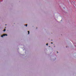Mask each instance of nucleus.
Here are the masks:
<instances>
[{
    "label": "nucleus",
    "mask_w": 76,
    "mask_h": 76,
    "mask_svg": "<svg viewBox=\"0 0 76 76\" xmlns=\"http://www.w3.org/2000/svg\"><path fill=\"white\" fill-rule=\"evenodd\" d=\"M27 24H26V26H27Z\"/></svg>",
    "instance_id": "39448f33"
},
{
    "label": "nucleus",
    "mask_w": 76,
    "mask_h": 76,
    "mask_svg": "<svg viewBox=\"0 0 76 76\" xmlns=\"http://www.w3.org/2000/svg\"><path fill=\"white\" fill-rule=\"evenodd\" d=\"M3 36H7V34H4L3 35L1 36V37H3Z\"/></svg>",
    "instance_id": "f257e3e1"
},
{
    "label": "nucleus",
    "mask_w": 76,
    "mask_h": 76,
    "mask_svg": "<svg viewBox=\"0 0 76 76\" xmlns=\"http://www.w3.org/2000/svg\"><path fill=\"white\" fill-rule=\"evenodd\" d=\"M46 45H48V43H47V44H46Z\"/></svg>",
    "instance_id": "20e7f679"
},
{
    "label": "nucleus",
    "mask_w": 76,
    "mask_h": 76,
    "mask_svg": "<svg viewBox=\"0 0 76 76\" xmlns=\"http://www.w3.org/2000/svg\"><path fill=\"white\" fill-rule=\"evenodd\" d=\"M5 28H6V27H5Z\"/></svg>",
    "instance_id": "6e6552de"
},
{
    "label": "nucleus",
    "mask_w": 76,
    "mask_h": 76,
    "mask_svg": "<svg viewBox=\"0 0 76 76\" xmlns=\"http://www.w3.org/2000/svg\"><path fill=\"white\" fill-rule=\"evenodd\" d=\"M28 34H29V31H28Z\"/></svg>",
    "instance_id": "f03ea898"
},
{
    "label": "nucleus",
    "mask_w": 76,
    "mask_h": 76,
    "mask_svg": "<svg viewBox=\"0 0 76 76\" xmlns=\"http://www.w3.org/2000/svg\"><path fill=\"white\" fill-rule=\"evenodd\" d=\"M3 31H4H4H6V29H4Z\"/></svg>",
    "instance_id": "7ed1b4c3"
},
{
    "label": "nucleus",
    "mask_w": 76,
    "mask_h": 76,
    "mask_svg": "<svg viewBox=\"0 0 76 76\" xmlns=\"http://www.w3.org/2000/svg\"><path fill=\"white\" fill-rule=\"evenodd\" d=\"M57 53H58V52H57Z\"/></svg>",
    "instance_id": "0eeeda50"
},
{
    "label": "nucleus",
    "mask_w": 76,
    "mask_h": 76,
    "mask_svg": "<svg viewBox=\"0 0 76 76\" xmlns=\"http://www.w3.org/2000/svg\"><path fill=\"white\" fill-rule=\"evenodd\" d=\"M51 44H53V42H51Z\"/></svg>",
    "instance_id": "423d86ee"
}]
</instances>
